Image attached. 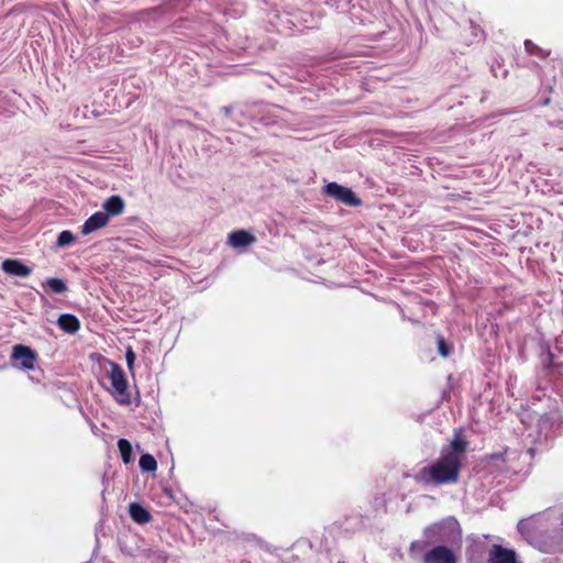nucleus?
<instances>
[{
    "instance_id": "4",
    "label": "nucleus",
    "mask_w": 563,
    "mask_h": 563,
    "mask_svg": "<svg viewBox=\"0 0 563 563\" xmlns=\"http://www.w3.org/2000/svg\"><path fill=\"white\" fill-rule=\"evenodd\" d=\"M422 563H457V559L449 547L437 545L424 553Z\"/></svg>"
},
{
    "instance_id": "13",
    "label": "nucleus",
    "mask_w": 563,
    "mask_h": 563,
    "mask_svg": "<svg viewBox=\"0 0 563 563\" xmlns=\"http://www.w3.org/2000/svg\"><path fill=\"white\" fill-rule=\"evenodd\" d=\"M118 448L120 451L122 462L124 464H129L132 461V454H133L132 444L126 439H120L118 441Z\"/></svg>"
},
{
    "instance_id": "3",
    "label": "nucleus",
    "mask_w": 563,
    "mask_h": 563,
    "mask_svg": "<svg viewBox=\"0 0 563 563\" xmlns=\"http://www.w3.org/2000/svg\"><path fill=\"white\" fill-rule=\"evenodd\" d=\"M324 192L350 207H357L362 203L361 199L347 187L336 183H329L324 187Z\"/></svg>"
},
{
    "instance_id": "1",
    "label": "nucleus",
    "mask_w": 563,
    "mask_h": 563,
    "mask_svg": "<svg viewBox=\"0 0 563 563\" xmlns=\"http://www.w3.org/2000/svg\"><path fill=\"white\" fill-rule=\"evenodd\" d=\"M466 450L467 441L461 435H455L449 445L442 448L441 455L434 463L420 470L416 481L435 485L456 483Z\"/></svg>"
},
{
    "instance_id": "17",
    "label": "nucleus",
    "mask_w": 563,
    "mask_h": 563,
    "mask_svg": "<svg viewBox=\"0 0 563 563\" xmlns=\"http://www.w3.org/2000/svg\"><path fill=\"white\" fill-rule=\"evenodd\" d=\"M525 49L529 55L538 56L541 58L547 57V54L543 52V49L534 44L531 40L525 41Z\"/></svg>"
},
{
    "instance_id": "6",
    "label": "nucleus",
    "mask_w": 563,
    "mask_h": 563,
    "mask_svg": "<svg viewBox=\"0 0 563 563\" xmlns=\"http://www.w3.org/2000/svg\"><path fill=\"white\" fill-rule=\"evenodd\" d=\"M489 563H518L517 554L514 550L504 548L500 544H494L489 550Z\"/></svg>"
},
{
    "instance_id": "16",
    "label": "nucleus",
    "mask_w": 563,
    "mask_h": 563,
    "mask_svg": "<svg viewBox=\"0 0 563 563\" xmlns=\"http://www.w3.org/2000/svg\"><path fill=\"white\" fill-rule=\"evenodd\" d=\"M45 285L54 294H64L65 291H67V285L60 278H48Z\"/></svg>"
},
{
    "instance_id": "20",
    "label": "nucleus",
    "mask_w": 563,
    "mask_h": 563,
    "mask_svg": "<svg viewBox=\"0 0 563 563\" xmlns=\"http://www.w3.org/2000/svg\"><path fill=\"white\" fill-rule=\"evenodd\" d=\"M135 360H136L135 352L133 351V349L131 346L128 347V350L125 352V361H126V365H128L130 372H133Z\"/></svg>"
},
{
    "instance_id": "14",
    "label": "nucleus",
    "mask_w": 563,
    "mask_h": 563,
    "mask_svg": "<svg viewBox=\"0 0 563 563\" xmlns=\"http://www.w3.org/2000/svg\"><path fill=\"white\" fill-rule=\"evenodd\" d=\"M554 363H555V355L551 351L550 346L547 344L544 346V351H543L542 358H541L542 368L545 372H552Z\"/></svg>"
},
{
    "instance_id": "2",
    "label": "nucleus",
    "mask_w": 563,
    "mask_h": 563,
    "mask_svg": "<svg viewBox=\"0 0 563 563\" xmlns=\"http://www.w3.org/2000/svg\"><path fill=\"white\" fill-rule=\"evenodd\" d=\"M110 373L109 378L111 382V386L113 388V394L117 397V400L121 405H129L131 402L130 395L126 391L128 382L125 378V374L121 366L114 362L110 363Z\"/></svg>"
},
{
    "instance_id": "15",
    "label": "nucleus",
    "mask_w": 563,
    "mask_h": 563,
    "mask_svg": "<svg viewBox=\"0 0 563 563\" xmlns=\"http://www.w3.org/2000/svg\"><path fill=\"white\" fill-rule=\"evenodd\" d=\"M140 467L143 472H154L157 468V462L151 454H143L139 461Z\"/></svg>"
},
{
    "instance_id": "5",
    "label": "nucleus",
    "mask_w": 563,
    "mask_h": 563,
    "mask_svg": "<svg viewBox=\"0 0 563 563\" xmlns=\"http://www.w3.org/2000/svg\"><path fill=\"white\" fill-rule=\"evenodd\" d=\"M37 355L29 346L18 344L13 346L12 360L19 361L23 369H34Z\"/></svg>"
},
{
    "instance_id": "18",
    "label": "nucleus",
    "mask_w": 563,
    "mask_h": 563,
    "mask_svg": "<svg viewBox=\"0 0 563 563\" xmlns=\"http://www.w3.org/2000/svg\"><path fill=\"white\" fill-rule=\"evenodd\" d=\"M74 240H75L74 234L70 231L65 230L59 233L56 244L59 247H65V246L71 244L74 242Z\"/></svg>"
},
{
    "instance_id": "12",
    "label": "nucleus",
    "mask_w": 563,
    "mask_h": 563,
    "mask_svg": "<svg viewBox=\"0 0 563 563\" xmlns=\"http://www.w3.org/2000/svg\"><path fill=\"white\" fill-rule=\"evenodd\" d=\"M57 323L62 330L67 333H75L80 328L79 319L70 313H63L59 316Z\"/></svg>"
},
{
    "instance_id": "22",
    "label": "nucleus",
    "mask_w": 563,
    "mask_h": 563,
    "mask_svg": "<svg viewBox=\"0 0 563 563\" xmlns=\"http://www.w3.org/2000/svg\"><path fill=\"white\" fill-rule=\"evenodd\" d=\"M553 371H558V372L563 371V362H556L555 361V363L553 365Z\"/></svg>"
},
{
    "instance_id": "23",
    "label": "nucleus",
    "mask_w": 563,
    "mask_h": 563,
    "mask_svg": "<svg viewBox=\"0 0 563 563\" xmlns=\"http://www.w3.org/2000/svg\"><path fill=\"white\" fill-rule=\"evenodd\" d=\"M550 98H547L543 102H542V106H548L550 103Z\"/></svg>"
},
{
    "instance_id": "8",
    "label": "nucleus",
    "mask_w": 563,
    "mask_h": 563,
    "mask_svg": "<svg viewBox=\"0 0 563 563\" xmlns=\"http://www.w3.org/2000/svg\"><path fill=\"white\" fill-rule=\"evenodd\" d=\"M2 271L10 276L27 277L32 269L19 260L8 258L1 264Z\"/></svg>"
},
{
    "instance_id": "11",
    "label": "nucleus",
    "mask_w": 563,
    "mask_h": 563,
    "mask_svg": "<svg viewBox=\"0 0 563 563\" xmlns=\"http://www.w3.org/2000/svg\"><path fill=\"white\" fill-rule=\"evenodd\" d=\"M129 512L133 521L140 525L147 523L152 520L150 511L137 503H132L130 505Z\"/></svg>"
},
{
    "instance_id": "9",
    "label": "nucleus",
    "mask_w": 563,
    "mask_h": 563,
    "mask_svg": "<svg viewBox=\"0 0 563 563\" xmlns=\"http://www.w3.org/2000/svg\"><path fill=\"white\" fill-rule=\"evenodd\" d=\"M256 238L246 230H235L228 236V243L234 249H242L255 243Z\"/></svg>"
},
{
    "instance_id": "21",
    "label": "nucleus",
    "mask_w": 563,
    "mask_h": 563,
    "mask_svg": "<svg viewBox=\"0 0 563 563\" xmlns=\"http://www.w3.org/2000/svg\"><path fill=\"white\" fill-rule=\"evenodd\" d=\"M426 547H427V543L423 541H413L410 544V552L411 553L422 552V551H424Z\"/></svg>"
},
{
    "instance_id": "10",
    "label": "nucleus",
    "mask_w": 563,
    "mask_h": 563,
    "mask_svg": "<svg viewBox=\"0 0 563 563\" xmlns=\"http://www.w3.org/2000/svg\"><path fill=\"white\" fill-rule=\"evenodd\" d=\"M104 213H107L109 217H115L120 216L124 210V200L118 196H111L108 198L103 203Z\"/></svg>"
},
{
    "instance_id": "7",
    "label": "nucleus",
    "mask_w": 563,
    "mask_h": 563,
    "mask_svg": "<svg viewBox=\"0 0 563 563\" xmlns=\"http://www.w3.org/2000/svg\"><path fill=\"white\" fill-rule=\"evenodd\" d=\"M109 216L102 211L95 212L90 216L85 223L81 225V233L84 235L90 234L101 228H104L109 223Z\"/></svg>"
},
{
    "instance_id": "19",
    "label": "nucleus",
    "mask_w": 563,
    "mask_h": 563,
    "mask_svg": "<svg viewBox=\"0 0 563 563\" xmlns=\"http://www.w3.org/2000/svg\"><path fill=\"white\" fill-rule=\"evenodd\" d=\"M437 342H438L439 354L443 357L450 356L451 346L446 343L445 339L439 334Z\"/></svg>"
}]
</instances>
